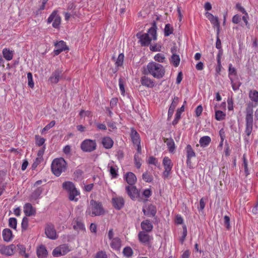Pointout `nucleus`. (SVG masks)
<instances>
[{
  "mask_svg": "<svg viewBox=\"0 0 258 258\" xmlns=\"http://www.w3.org/2000/svg\"><path fill=\"white\" fill-rule=\"evenodd\" d=\"M122 253L124 256L126 257H130L132 256L133 254V251L130 247L126 246L123 248Z\"/></svg>",
  "mask_w": 258,
  "mask_h": 258,
  "instance_id": "obj_44",
  "label": "nucleus"
},
{
  "mask_svg": "<svg viewBox=\"0 0 258 258\" xmlns=\"http://www.w3.org/2000/svg\"><path fill=\"white\" fill-rule=\"evenodd\" d=\"M61 19L56 11H53L47 19V23L52 22V26L54 28H58L60 24Z\"/></svg>",
  "mask_w": 258,
  "mask_h": 258,
  "instance_id": "obj_9",
  "label": "nucleus"
},
{
  "mask_svg": "<svg viewBox=\"0 0 258 258\" xmlns=\"http://www.w3.org/2000/svg\"><path fill=\"white\" fill-rule=\"evenodd\" d=\"M102 143L106 149H110L113 145V140L109 137H106L102 139Z\"/></svg>",
  "mask_w": 258,
  "mask_h": 258,
  "instance_id": "obj_30",
  "label": "nucleus"
},
{
  "mask_svg": "<svg viewBox=\"0 0 258 258\" xmlns=\"http://www.w3.org/2000/svg\"><path fill=\"white\" fill-rule=\"evenodd\" d=\"M95 258H107V256L105 252L100 251L96 253Z\"/></svg>",
  "mask_w": 258,
  "mask_h": 258,
  "instance_id": "obj_58",
  "label": "nucleus"
},
{
  "mask_svg": "<svg viewBox=\"0 0 258 258\" xmlns=\"http://www.w3.org/2000/svg\"><path fill=\"white\" fill-rule=\"evenodd\" d=\"M228 109L229 110H233V101L232 98H228L227 100Z\"/></svg>",
  "mask_w": 258,
  "mask_h": 258,
  "instance_id": "obj_61",
  "label": "nucleus"
},
{
  "mask_svg": "<svg viewBox=\"0 0 258 258\" xmlns=\"http://www.w3.org/2000/svg\"><path fill=\"white\" fill-rule=\"evenodd\" d=\"M181 116L180 112L179 110H177L176 114H175V119L173 120L172 123L173 125L176 124L178 120L180 119Z\"/></svg>",
  "mask_w": 258,
  "mask_h": 258,
  "instance_id": "obj_59",
  "label": "nucleus"
},
{
  "mask_svg": "<svg viewBox=\"0 0 258 258\" xmlns=\"http://www.w3.org/2000/svg\"><path fill=\"white\" fill-rule=\"evenodd\" d=\"M54 46L56 48V49L53 50V53L55 55H58L63 51L69 49L66 45V42L62 40L55 42L54 43Z\"/></svg>",
  "mask_w": 258,
  "mask_h": 258,
  "instance_id": "obj_17",
  "label": "nucleus"
},
{
  "mask_svg": "<svg viewBox=\"0 0 258 258\" xmlns=\"http://www.w3.org/2000/svg\"><path fill=\"white\" fill-rule=\"evenodd\" d=\"M55 124V122L54 120L51 121L49 124L46 125L41 131V134H43L45 131H47L51 128L53 127Z\"/></svg>",
  "mask_w": 258,
  "mask_h": 258,
  "instance_id": "obj_51",
  "label": "nucleus"
},
{
  "mask_svg": "<svg viewBox=\"0 0 258 258\" xmlns=\"http://www.w3.org/2000/svg\"><path fill=\"white\" fill-rule=\"evenodd\" d=\"M205 16L210 21L211 23L213 25V27L217 29V34L219 35L220 33V23L218 17L214 16L211 13L206 12Z\"/></svg>",
  "mask_w": 258,
  "mask_h": 258,
  "instance_id": "obj_11",
  "label": "nucleus"
},
{
  "mask_svg": "<svg viewBox=\"0 0 258 258\" xmlns=\"http://www.w3.org/2000/svg\"><path fill=\"white\" fill-rule=\"evenodd\" d=\"M147 162L149 164H153L156 166L158 164V160L154 157H149Z\"/></svg>",
  "mask_w": 258,
  "mask_h": 258,
  "instance_id": "obj_56",
  "label": "nucleus"
},
{
  "mask_svg": "<svg viewBox=\"0 0 258 258\" xmlns=\"http://www.w3.org/2000/svg\"><path fill=\"white\" fill-rule=\"evenodd\" d=\"M141 226L142 229L146 232H150L153 229V225L149 220H145L142 221Z\"/></svg>",
  "mask_w": 258,
  "mask_h": 258,
  "instance_id": "obj_27",
  "label": "nucleus"
},
{
  "mask_svg": "<svg viewBox=\"0 0 258 258\" xmlns=\"http://www.w3.org/2000/svg\"><path fill=\"white\" fill-rule=\"evenodd\" d=\"M142 178L143 179L147 182H151L153 180L152 176L148 172L144 173L142 175Z\"/></svg>",
  "mask_w": 258,
  "mask_h": 258,
  "instance_id": "obj_49",
  "label": "nucleus"
},
{
  "mask_svg": "<svg viewBox=\"0 0 258 258\" xmlns=\"http://www.w3.org/2000/svg\"><path fill=\"white\" fill-rule=\"evenodd\" d=\"M62 188L68 192L70 201L76 202L78 201L80 193L72 182L66 181L63 182Z\"/></svg>",
  "mask_w": 258,
  "mask_h": 258,
  "instance_id": "obj_4",
  "label": "nucleus"
},
{
  "mask_svg": "<svg viewBox=\"0 0 258 258\" xmlns=\"http://www.w3.org/2000/svg\"><path fill=\"white\" fill-rule=\"evenodd\" d=\"M248 96L251 101L255 103V106H257L258 105V92L256 90H250Z\"/></svg>",
  "mask_w": 258,
  "mask_h": 258,
  "instance_id": "obj_31",
  "label": "nucleus"
},
{
  "mask_svg": "<svg viewBox=\"0 0 258 258\" xmlns=\"http://www.w3.org/2000/svg\"><path fill=\"white\" fill-rule=\"evenodd\" d=\"M16 246L14 244L10 245H5L0 244V253L6 255H12L14 253Z\"/></svg>",
  "mask_w": 258,
  "mask_h": 258,
  "instance_id": "obj_12",
  "label": "nucleus"
},
{
  "mask_svg": "<svg viewBox=\"0 0 258 258\" xmlns=\"http://www.w3.org/2000/svg\"><path fill=\"white\" fill-rule=\"evenodd\" d=\"M178 102V98L177 97H174L172 103L169 108L168 112V117H171L174 111V109L175 108L176 105H177Z\"/></svg>",
  "mask_w": 258,
  "mask_h": 258,
  "instance_id": "obj_28",
  "label": "nucleus"
},
{
  "mask_svg": "<svg viewBox=\"0 0 258 258\" xmlns=\"http://www.w3.org/2000/svg\"><path fill=\"white\" fill-rule=\"evenodd\" d=\"M43 191V188L41 187L36 188L32 194L31 196V200H36L40 198Z\"/></svg>",
  "mask_w": 258,
  "mask_h": 258,
  "instance_id": "obj_37",
  "label": "nucleus"
},
{
  "mask_svg": "<svg viewBox=\"0 0 258 258\" xmlns=\"http://www.w3.org/2000/svg\"><path fill=\"white\" fill-rule=\"evenodd\" d=\"M24 213L26 216H34L36 214V209L30 203H26L24 206Z\"/></svg>",
  "mask_w": 258,
  "mask_h": 258,
  "instance_id": "obj_21",
  "label": "nucleus"
},
{
  "mask_svg": "<svg viewBox=\"0 0 258 258\" xmlns=\"http://www.w3.org/2000/svg\"><path fill=\"white\" fill-rule=\"evenodd\" d=\"M123 178L130 185H135L137 182V177L135 174L131 172L125 173Z\"/></svg>",
  "mask_w": 258,
  "mask_h": 258,
  "instance_id": "obj_20",
  "label": "nucleus"
},
{
  "mask_svg": "<svg viewBox=\"0 0 258 258\" xmlns=\"http://www.w3.org/2000/svg\"><path fill=\"white\" fill-rule=\"evenodd\" d=\"M62 76V71L60 69H57L53 72L48 79V81L51 84H56L61 79Z\"/></svg>",
  "mask_w": 258,
  "mask_h": 258,
  "instance_id": "obj_14",
  "label": "nucleus"
},
{
  "mask_svg": "<svg viewBox=\"0 0 258 258\" xmlns=\"http://www.w3.org/2000/svg\"><path fill=\"white\" fill-rule=\"evenodd\" d=\"M141 83L143 86H145L148 88H153L155 86L154 81L145 76L141 78Z\"/></svg>",
  "mask_w": 258,
  "mask_h": 258,
  "instance_id": "obj_23",
  "label": "nucleus"
},
{
  "mask_svg": "<svg viewBox=\"0 0 258 258\" xmlns=\"http://www.w3.org/2000/svg\"><path fill=\"white\" fill-rule=\"evenodd\" d=\"M3 54L7 60H11L13 59L14 51L8 48H4L3 50Z\"/></svg>",
  "mask_w": 258,
  "mask_h": 258,
  "instance_id": "obj_34",
  "label": "nucleus"
},
{
  "mask_svg": "<svg viewBox=\"0 0 258 258\" xmlns=\"http://www.w3.org/2000/svg\"><path fill=\"white\" fill-rule=\"evenodd\" d=\"M118 167L113 161H110L108 163L107 170L109 172L112 178H116L118 176Z\"/></svg>",
  "mask_w": 258,
  "mask_h": 258,
  "instance_id": "obj_15",
  "label": "nucleus"
},
{
  "mask_svg": "<svg viewBox=\"0 0 258 258\" xmlns=\"http://www.w3.org/2000/svg\"><path fill=\"white\" fill-rule=\"evenodd\" d=\"M253 105L252 103H248L247 105L245 110L246 115H253Z\"/></svg>",
  "mask_w": 258,
  "mask_h": 258,
  "instance_id": "obj_46",
  "label": "nucleus"
},
{
  "mask_svg": "<svg viewBox=\"0 0 258 258\" xmlns=\"http://www.w3.org/2000/svg\"><path fill=\"white\" fill-rule=\"evenodd\" d=\"M37 254L39 258H44L47 255V251L45 247L43 245H40L37 249Z\"/></svg>",
  "mask_w": 258,
  "mask_h": 258,
  "instance_id": "obj_32",
  "label": "nucleus"
},
{
  "mask_svg": "<svg viewBox=\"0 0 258 258\" xmlns=\"http://www.w3.org/2000/svg\"><path fill=\"white\" fill-rule=\"evenodd\" d=\"M230 80L233 90L235 91L238 90L241 85V83L238 79L236 78H234Z\"/></svg>",
  "mask_w": 258,
  "mask_h": 258,
  "instance_id": "obj_40",
  "label": "nucleus"
},
{
  "mask_svg": "<svg viewBox=\"0 0 258 258\" xmlns=\"http://www.w3.org/2000/svg\"><path fill=\"white\" fill-rule=\"evenodd\" d=\"M74 229L78 232H84L85 230L84 224L81 221H75L73 225Z\"/></svg>",
  "mask_w": 258,
  "mask_h": 258,
  "instance_id": "obj_35",
  "label": "nucleus"
},
{
  "mask_svg": "<svg viewBox=\"0 0 258 258\" xmlns=\"http://www.w3.org/2000/svg\"><path fill=\"white\" fill-rule=\"evenodd\" d=\"M103 209L99 203L91 200L86 211L87 214L90 216H97L103 214Z\"/></svg>",
  "mask_w": 258,
  "mask_h": 258,
  "instance_id": "obj_5",
  "label": "nucleus"
},
{
  "mask_svg": "<svg viewBox=\"0 0 258 258\" xmlns=\"http://www.w3.org/2000/svg\"><path fill=\"white\" fill-rule=\"evenodd\" d=\"M173 32V28L169 24H166L164 28V35L165 36H168L172 34Z\"/></svg>",
  "mask_w": 258,
  "mask_h": 258,
  "instance_id": "obj_43",
  "label": "nucleus"
},
{
  "mask_svg": "<svg viewBox=\"0 0 258 258\" xmlns=\"http://www.w3.org/2000/svg\"><path fill=\"white\" fill-rule=\"evenodd\" d=\"M137 37L142 46H148L150 44L151 41L157 39V27L154 23L152 26L148 30L147 33L142 35L137 34Z\"/></svg>",
  "mask_w": 258,
  "mask_h": 258,
  "instance_id": "obj_2",
  "label": "nucleus"
},
{
  "mask_svg": "<svg viewBox=\"0 0 258 258\" xmlns=\"http://www.w3.org/2000/svg\"><path fill=\"white\" fill-rule=\"evenodd\" d=\"M125 190L128 196L133 200H135L139 197V194L138 190L134 185L126 186Z\"/></svg>",
  "mask_w": 258,
  "mask_h": 258,
  "instance_id": "obj_16",
  "label": "nucleus"
},
{
  "mask_svg": "<svg viewBox=\"0 0 258 258\" xmlns=\"http://www.w3.org/2000/svg\"><path fill=\"white\" fill-rule=\"evenodd\" d=\"M18 247L20 250V254L24 256L25 258L29 257L28 254L26 253L25 247L22 245H18Z\"/></svg>",
  "mask_w": 258,
  "mask_h": 258,
  "instance_id": "obj_50",
  "label": "nucleus"
},
{
  "mask_svg": "<svg viewBox=\"0 0 258 258\" xmlns=\"http://www.w3.org/2000/svg\"><path fill=\"white\" fill-rule=\"evenodd\" d=\"M236 69L232 67L231 64L229 65V70H228V76L230 79L232 78H236Z\"/></svg>",
  "mask_w": 258,
  "mask_h": 258,
  "instance_id": "obj_42",
  "label": "nucleus"
},
{
  "mask_svg": "<svg viewBox=\"0 0 258 258\" xmlns=\"http://www.w3.org/2000/svg\"><path fill=\"white\" fill-rule=\"evenodd\" d=\"M243 166L244 168V172L246 174V175H247L249 174V171L248 169V162L246 160V157L245 154L243 156Z\"/></svg>",
  "mask_w": 258,
  "mask_h": 258,
  "instance_id": "obj_54",
  "label": "nucleus"
},
{
  "mask_svg": "<svg viewBox=\"0 0 258 258\" xmlns=\"http://www.w3.org/2000/svg\"><path fill=\"white\" fill-rule=\"evenodd\" d=\"M139 239L141 242L147 244L150 240V236L145 232L141 231L139 233Z\"/></svg>",
  "mask_w": 258,
  "mask_h": 258,
  "instance_id": "obj_33",
  "label": "nucleus"
},
{
  "mask_svg": "<svg viewBox=\"0 0 258 258\" xmlns=\"http://www.w3.org/2000/svg\"><path fill=\"white\" fill-rule=\"evenodd\" d=\"M246 127L245 133L247 136H249L251 133L253 126V115H246Z\"/></svg>",
  "mask_w": 258,
  "mask_h": 258,
  "instance_id": "obj_19",
  "label": "nucleus"
},
{
  "mask_svg": "<svg viewBox=\"0 0 258 258\" xmlns=\"http://www.w3.org/2000/svg\"><path fill=\"white\" fill-rule=\"evenodd\" d=\"M45 233L47 237L51 239H56L58 237L54 225L51 223L46 224L45 228Z\"/></svg>",
  "mask_w": 258,
  "mask_h": 258,
  "instance_id": "obj_10",
  "label": "nucleus"
},
{
  "mask_svg": "<svg viewBox=\"0 0 258 258\" xmlns=\"http://www.w3.org/2000/svg\"><path fill=\"white\" fill-rule=\"evenodd\" d=\"M154 59L157 62H163L165 60V57L164 54L162 53H157L154 56Z\"/></svg>",
  "mask_w": 258,
  "mask_h": 258,
  "instance_id": "obj_47",
  "label": "nucleus"
},
{
  "mask_svg": "<svg viewBox=\"0 0 258 258\" xmlns=\"http://www.w3.org/2000/svg\"><path fill=\"white\" fill-rule=\"evenodd\" d=\"M112 203L115 209L119 210L124 205V200L122 197H115L112 199Z\"/></svg>",
  "mask_w": 258,
  "mask_h": 258,
  "instance_id": "obj_25",
  "label": "nucleus"
},
{
  "mask_svg": "<svg viewBox=\"0 0 258 258\" xmlns=\"http://www.w3.org/2000/svg\"><path fill=\"white\" fill-rule=\"evenodd\" d=\"M144 215L147 216H154L156 213V209L152 205L144 207L143 209Z\"/></svg>",
  "mask_w": 258,
  "mask_h": 258,
  "instance_id": "obj_22",
  "label": "nucleus"
},
{
  "mask_svg": "<svg viewBox=\"0 0 258 258\" xmlns=\"http://www.w3.org/2000/svg\"><path fill=\"white\" fill-rule=\"evenodd\" d=\"M203 111V107L201 105H199L196 109L195 112L197 116H199L201 115Z\"/></svg>",
  "mask_w": 258,
  "mask_h": 258,
  "instance_id": "obj_64",
  "label": "nucleus"
},
{
  "mask_svg": "<svg viewBox=\"0 0 258 258\" xmlns=\"http://www.w3.org/2000/svg\"><path fill=\"white\" fill-rule=\"evenodd\" d=\"M2 235L4 240L6 242L11 241L13 238L12 231L8 228H6L3 230Z\"/></svg>",
  "mask_w": 258,
  "mask_h": 258,
  "instance_id": "obj_26",
  "label": "nucleus"
},
{
  "mask_svg": "<svg viewBox=\"0 0 258 258\" xmlns=\"http://www.w3.org/2000/svg\"><path fill=\"white\" fill-rule=\"evenodd\" d=\"M123 58L124 55L122 53H121L118 55L117 60L116 61V65L117 67L121 66L122 64Z\"/></svg>",
  "mask_w": 258,
  "mask_h": 258,
  "instance_id": "obj_55",
  "label": "nucleus"
},
{
  "mask_svg": "<svg viewBox=\"0 0 258 258\" xmlns=\"http://www.w3.org/2000/svg\"><path fill=\"white\" fill-rule=\"evenodd\" d=\"M27 79L28 81V86L33 88L34 86V83L33 81L32 75L31 73H27Z\"/></svg>",
  "mask_w": 258,
  "mask_h": 258,
  "instance_id": "obj_52",
  "label": "nucleus"
},
{
  "mask_svg": "<svg viewBox=\"0 0 258 258\" xmlns=\"http://www.w3.org/2000/svg\"><path fill=\"white\" fill-rule=\"evenodd\" d=\"M17 220L16 218H10L9 219V227H10L11 228L14 229H16L17 228Z\"/></svg>",
  "mask_w": 258,
  "mask_h": 258,
  "instance_id": "obj_48",
  "label": "nucleus"
},
{
  "mask_svg": "<svg viewBox=\"0 0 258 258\" xmlns=\"http://www.w3.org/2000/svg\"><path fill=\"white\" fill-rule=\"evenodd\" d=\"M240 20L241 18L240 16H239L238 15H235L233 17L232 21L233 23L238 24L239 23Z\"/></svg>",
  "mask_w": 258,
  "mask_h": 258,
  "instance_id": "obj_63",
  "label": "nucleus"
},
{
  "mask_svg": "<svg viewBox=\"0 0 258 258\" xmlns=\"http://www.w3.org/2000/svg\"><path fill=\"white\" fill-rule=\"evenodd\" d=\"M244 14V15L242 18V20L245 23V25L247 27H249V24H248V20L249 19L248 15L247 13H245Z\"/></svg>",
  "mask_w": 258,
  "mask_h": 258,
  "instance_id": "obj_62",
  "label": "nucleus"
},
{
  "mask_svg": "<svg viewBox=\"0 0 258 258\" xmlns=\"http://www.w3.org/2000/svg\"><path fill=\"white\" fill-rule=\"evenodd\" d=\"M187 153V161H190L191 158L196 156V153L190 145H188L186 147Z\"/></svg>",
  "mask_w": 258,
  "mask_h": 258,
  "instance_id": "obj_38",
  "label": "nucleus"
},
{
  "mask_svg": "<svg viewBox=\"0 0 258 258\" xmlns=\"http://www.w3.org/2000/svg\"><path fill=\"white\" fill-rule=\"evenodd\" d=\"M81 149L85 152H90L96 148V143L95 141L87 139L84 140L81 145Z\"/></svg>",
  "mask_w": 258,
  "mask_h": 258,
  "instance_id": "obj_7",
  "label": "nucleus"
},
{
  "mask_svg": "<svg viewBox=\"0 0 258 258\" xmlns=\"http://www.w3.org/2000/svg\"><path fill=\"white\" fill-rule=\"evenodd\" d=\"M165 142L167 145L169 152L171 153H173L175 149V143L173 140L172 139H167Z\"/></svg>",
  "mask_w": 258,
  "mask_h": 258,
  "instance_id": "obj_36",
  "label": "nucleus"
},
{
  "mask_svg": "<svg viewBox=\"0 0 258 258\" xmlns=\"http://www.w3.org/2000/svg\"><path fill=\"white\" fill-rule=\"evenodd\" d=\"M226 114L223 111L217 110L215 112V118L217 120H222L225 117Z\"/></svg>",
  "mask_w": 258,
  "mask_h": 258,
  "instance_id": "obj_45",
  "label": "nucleus"
},
{
  "mask_svg": "<svg viewBox=\"0 0 258 258\" xmlns=\"http://www.w3.org/2000/svg\"><path fill=\"white\" fill-rule=\"evenodd\" d=\"M170 61L174 67H177L180 62L179 56L175 53H173V54H172L171 56Z\"/></svg>",
  "mask_w": 258,
  "mask_h": 258,
  "instance_id": "obj_41",
  "label": "nucleus"
},
{
  "mask_svg": "<svg viewBox=\"0 0 258 258\" xmlns=\"http://www.w3.org/2000/svg\"><path fill=\"white\" fill-rule=\"evenodd\" d=\"M162 164L164 168V170L163 172V177L164 178H166L171 173L173 163L171 159L168 157L166 156L163 158Z\"/></svg>",
  "mask_w": 258,
  "mask_h": 258,
  "instance_id": "obj_6",
  "label": "nucleus"
},
{
  "mask_svg": "<svg viewBox=\"0 0 258 258\" xmlns=\"http://www.w3.org/2000/svg\"><path fill=\"white\" fill-rule=\"evenodd\" d=\"M22 228L26 230L28 226V219L27 217H24L22 222Z\"/></svg>",
  "mask_w": 258,
  "mask_h": 258,
  "instance_id": "obj_57",
  "label": "nucleus"
},
{
  "mask_svg": "<svg viewBox=\"0 0 258 258\" xmlns=\"http://www.w3.org/2000/svg\"><path fill=\"white\" fill-rule=\"evenodd\" d=\"M141 150L139 152L138 150H137V152L135 154L134 156V161L135 164L137 168H140L142 165L141 163Z\"/></svg>",
  "mask_w": 258,
  "mask_h": 258,
  "instance_id": "obj_39",
  "label": "nucleus"
},
{
  "mask_svg": "<svg viewBox=\"0 0 258 258\" xmlns=\"http://www.w3.org/2000/svg\"><path fill=\"white\" fill-rule=\"evenodd\" d=\"M165 71L164 67L158 63L151 61L148 63L144 70V74L150 75L154 78L160 79L165 75Z\"/></svg>",
  "mask_w": 258,
  "mask_h": 258,
  "instance_id": "obj_1",
  "label": "nucleus"
},
{
  "mask_svg": "<svg viewBox=\"0 0 258 258\" xmlns=\"http://www.w3.org/2000/svg\"><path fill=\"white\" fill-rule=\"evenodd\" d=\"M131 137L133 143L134 145L137 146V150L140 152V151L142 150L140 137L137 131L133 128L131 130Z\"/></svg>",
  "mask_w": 258,
  "mask_h": 258,
  "instance_id": "obj_13",
  "label": "nucleus"
},
{
  "mask_svg": "<svg viewBox=\"0 0 258 258\" xmlns=\"http://www.w3.org/2000/svg\"><path fill=\"white\" fill-rule=\"evenodd\" d=\"M71 146L69 145H67V146H64V148H63V153L67 155H71Z\"/></svg>",
  "mask_w": 258,
  "mask_h": 258,
  "instance_id": "obj_60",
  "label": "nucleus"
},
{
  "mask_svg": "<svg viewBox=\"0 0 258 258\" xmlns=\"http://www.w3.org/2000/svg\"><path fill=\"white\" fill-rule=\"evenodd\" d=\"M110 245L115 250L119 251L121 247V241L118 237H115L110 241Z\"/></svg>",
  "mask_w": 258,
  "mask_h": 258,
  "instance_id": "obj_24",
  "label": "nucleus"
},
{
  "mask_svg": "<svg viewBox=\"0 0 258 258\" xmlns=\"http://www.w3.org/2000/svg\"><path fill=\"white\" fill-rule=\"evenodd\" d=\"M71 250L67 244H62L56 247L52 251V255L55 257L64 255Z\"/></svg>",
  "mask_w": 258,
  "mask_h": 258,
  "instance_id": "obj_8",
  "label": "nucleus"
},
{
  "mask_svg": "<svg viewBox=\"0 0 258 258\" xmlns=\"http://www.w3.org/2000/svg\"><path fill=\"white\" fill-rule=\"evenodd\" d=\"M51 169L52 173L58 177L66 170L67 162L62 158H56L52 162Z\"/></svg>",
  "mask_w": 258,
  "mask_h": 258,
  "instance_id": "obj_3",
  "label": "nucleus"
},
{
  "mask_svg": "<svg viewBox=\"0 0 258 258\" xmlns=\"http://www.w3.org/2000/svg\"><path fill=\"white\" fill-rule=\"evenodd\" d=\"M44 153V148L39 150L37 152V157L35 159L32 165V169L35 170L37 167L43 161V155Z\"/></svg>",
  "mask_w": 258,
  "mask_h": 258,
  "instance_id": "obj_18",
  "label": "nucleus"
},
{
  "mask_svg": "<svg viewBox=\"0 0 258 258\" xmlns=\"http://www.w3.org/2000/svg\"><path fill=\"white\" fill-rule=\"evenodd\" d=\"M36 144L39 146H42L45 142V140L39 136H35Z\"/></svg>",
  "mask_w": 258,
  "mask_h": 258,
  "instance_id": "obj_53",
  "label": "nucleus"
},
{
  "mask_svg": "<svg viewBox=\"0 0 258 258\" xmlns=\"http://www.w3.org/2000/svg\"><path fill=\"white\" fill-rule=\"evenodd\" d=\"M211 142V139L209 136L201 137L199 140V144L201 147L205 148L209 146Z\"/></svg>",
  "mask_w": 258,
  "mask_h": 258,
  "instance_id": "obj_29",
  "label": "nucleus"
}]
</instances>
